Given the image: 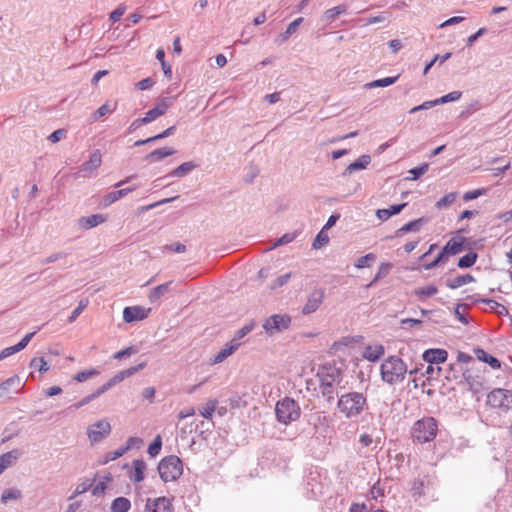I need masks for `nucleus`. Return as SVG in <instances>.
Segmentation results:
<instances>
[{
    "mask_svg": "<svg viewBox=\"0 0 512 512\" xmlns=\"http://www.w3.org/2000/svg\"><path fill=\"white\" fill-rule=\"evenodd\" d=\"M317 377L319 378L322 396L328 402L333 401L335 395L334 387L342 381L341 369L332 365H324L318 369Z\"/></svg>",
    "mask_w": 512,
    "mask_h": 512,
    "instance_id": "f257e3e1",
    "label": "nucleus"
},
{
    "mask_svg": "<svg viewBox=\"0 0 512 512\" xmlns=\"http://www.w3.org/2000/svg\"><path fill=\"white\" fill-rule=\"evenodd\" d=\"M407 372L406 363L398 356H389L380 367L382 380L390 385L402 382Z\"/></svg>",
    "mask_w": 512,
    "mask_h": 512,
    "instance_id": "f03ea898",
    "label": "nucleus"
},
{
    "mask_svg": "<svg viewBox=\"0 0 512 512\" xmlns=\"http://www.w3.org/2000/svg\"><path fill=\"white\" fill-rule=\"evenodd\" d=\"M366 397L360 392H349L340 396L337 407L347 418L359 416L366 405Z\"/></svg>",
    "mask_w": 512,
    "mask_h": 512,
    "instance_id": "7ed1b4c3",
    "label": "nucleus"
},
{
    "mask_svg": "<svg viewBox=\"0 0 512 512\" xmlns=\"http://www.w3.org/2000/svg\"><path fill=\"white\" fill-rule=\"evenodd\" d=\"M275 414L280 423L287 425L300 418L301 409L294 399L285 397L276 403Z\"/></svg>",
    "mask_w": 512,
    "mask_h": 512,
    "instance_id": "20e7f679",
    "label": "nucleus"
},
{
    "mask_svg": "<svg viewBox=\"0 0 512 512\" xmlns=\"http://www.w3.org/2000/svg\"><path fill=\"white\" fill-rule=\"evenodd\" d=\"M158 472L164 482L176 481L183 473L182 460L176 455L166 456L160 461Z\"/></svg>",
    "mask_w": 512,
    "mask_h": 512,
    "instance_id": "39448f33",
    "label": "nucleus"
},
{
    "mask_svg": "<svg viewBox=\"0 0 512 512\" xmlns=\"http://www.w3.org/2000/svg\"><path fill=\"white\" fill-rule=\"evenodd\" d=\"M437 434V421L433 417H426L416 421L412 427V437L418 443L432 441Z\"/></svg>",
    "mask_w": 512,
    "mask_h": 512,
    "instance_id": "423d86ee",
    "label": "nucleus"
},
{
    "mask_svg": "<svg viewBox=\"0 0 512 512\" xmlns=\"http://www.w3.org/2000/svg\"><path fill=\"white\" fill-rule=\"evenodd\" d=\"M487 404L493 408H498L503 411L512 409V391L503 388L493 389L487 395Z\"/></svg>",
    "mask_w": 512,
    "mask_h": 512,
    "instance_id": "0eeeda50",
    "label": "nucleus"
},
{
    "mask_svg": "<svg viewBox=\"0 0 512 512\" xmlns=\"http://www.w3.org/2000/svg\"><path fill=\"white\" fill-rule=\"evenodd\" d=\"M291 323V317L287 314H274L267 318L263 324V329L270 335L275 332L286 330Z\"/></svg>",
    "mask_w": 512,
    "mask_h": 512,
    "instance_id": "6e6552de",
    "label": "nucleus"
},
{
    "mask_svg": "<svg viewBox=\"0 0 512 512\" xmlns=\"http://www.w3.org/2000/svg\"><path fill=\"white\" fill-rule=\"evenodd\" d=\"M146 363L142 362L136 366L130 367L128 369L119 371L115 376H113L111 379H109L106 383H104L102 386L98 388V391L102 394H104L106 391L111 389L114 385L117 383H120L125 378L132 376L136 372L142 370L145 367Z\"/></svg>",
    "mask_w": 512,
    "mask_h": 512,
    "instance_id": "1a4fd4ad",
    "label": "nucleus"
},
{
    "mask_svg": "<svg viewBox=\"0 0 512 512\" xmlns=\"http://www.w3.org/2000/svg\"><path fill=\"white\" fill-rule=\"evenodd\" d=\"M111 432V425L106 419L96 421L87 430L88 438L91 442L97 443L107 437Z\"/></svg>",
    "mask_w": 512,
    "mask_h": 512,
    "instance_id": "9d476101",
    "label": "nucleus"
},
{
    "mask_svg": "<svg viewBox=\"0 0 512 512\" xmlns=\"http://www.w3.org/2000/svg\"><path fill=\"white\" fill-rule=\"evenodd\" d=\"M447 381H455L457 384H467L469 386V389L478 392L481 388V381L478 379V377H475L472 375V372L470 369H465V371L462 372V375H456L453 374L446 376Z\"/></svg>",
    "mask_w": 512,
    "mask_h": 512,
    "instance_id": "9b49d317",
    "label": "nucleus"
},
{
    "mask_svg": "<svg viewBox=\"0 0 512 512\" xmlns=\"http://www.w3.org/2000/svg\"><path fill=\"white\" fill-rule=\"evenodd\" d=\"M102 164V155L100 150H95L91 153L89 160L84 162L78 171L80 177H90Z\"/></svg>",
    "mask_w": 512,
    "mask_h": 512,
    "instance_id": "f8f14e48",
    "label": "nucleus"
},
{
    "mask_svg": "<svg viewBox=\"0 0 512 512\" xmlns=\"http://www.w3.org/2000/svg\"><path fill=\"white\" fill-rule=\"evenodd\" d=\"M145 512H174L171 501L162 496L155 499L148 498L145 504Z\"/></svg>",
    "mask_w": 512,
    "mask_h": 512,
    "instance_id": "ddd939ff",
    "label": "nucleus"
},
{
    "mask_svg": "<svg viewBox=\"0 0 512 512\" xmlns=\"http://www.w3.org/2000/svg\"><path fill=\"white\" fill-rule=\"evenodd\" d=\"M325 296L324 289H315L308 296L306 304L302 308V314L309 315L314 313L322 304Z\"/></svg>",
    "mask_w": 512,
    "mask_h": 512,
    "instance_id": "4468645a",
    "label": "nucleus"
},
{
    "mask_svg": "<svg viewBox=\"0 0 512 512\" xmlns=\"http://www.w3.org/2000/svg\"><path fill=\"white\" fill-rule=\"evenodd\" d=\"M172 103L171 98H163L160 102L156 104V106L152 109H150L144 116L145 121L148 123H151L158 117L164 115L167 110L169 109L170 105Z\"/></svg>",
    "mask_w": 512,
    "mask_h": 512,
    "instance_id": "2eb2a0df",
    "label": "nucleus"
},
{
    "mask_svg": "<svg viewBox=\"0 0 512 512\" xmlns=\"http://www.w3.org/2000/svg\"><path fill=\"white\" fill-rule=\"evenodd\" d=\"M150 309L141 306L125 307L123 310V319L127 323L143 320L148 316Z\"/></svg>",
    "mask_w": 512,
    "mask_h": 512,
    "instance_id": "dca6fc26",
    "label": "nucleus"
},
{
    "mask_svg": "<svg viewBox=\"0 0 512 512\" xmlns=\"http://www.w3.org/2000/svg\"><path fill=\"white\" fill-rule=\"evenodd\" d=\"M23 455L21 449H13L0 455V475L9 467H12Z\"/></svg>",
    "mask_w": 512,
    "mask_h": 512,
    "instance_id": "f3484780",
    "label": "nucleus"
},
{
    "mask_svg": "<svg viewBox=\"0 0 512 512\" xmlns=\"http://www.w3.org/2000/svg\"><path fill=\"white\" fill-rule=\"evenodd\" d=\"M423 360L428 364H441L448 358V352L444 349H428L422 355Z\"/></svg>",
    "mask_w": 512,
    "mask_h": 512,
    "instance_id": "a211bd4d",
    "label": "nucleus"
},
{
    "mask_svg": "<svg viewBox=\"0 0 512 512\" xmlns=\"http://www.w3.org/2000/svg\"><path fill=\"white\" fill-rule=\"evenodd\" d=\"M136 188H137L136 185H132L130 187H126V188L119 189L117 191L110 192L103 197L101 204L103 207H108L112 203L116 202L117 200L125 197L126 195H128L129 193L134 191Z\"/></svg>",
    "mask_w": 512,
    "mask_h": 512,
    "instance_id": "6ab92c4d",
    "label": "nucleus"
},
{
    "mask_svg": "<svg viewBox=\"0 0 512 512\" xmlns=\"http://www.w3.org/2000/svg\"><path fill=\"white\" fill-rule=\"evenodd\" d=\"M106 219H107V217L102 214H93V215L86 216V217H80L78 219V226L81 229L87 230V229L94 228V227L98 226L99 224H102L103 222L106 221Z\"/></svg>",
    "mask_w": 512,
    "mask_h": 512,
    "instance_id": "aec40b11",
    "label": "nucleus"
},
{
    "mask_svg": "<svg viewBox=\"0 0 512 512\" xmlns=\"http://www.w3.org/2000/svg\"><path fill=\"white\" fill-rule=\"evenodd\" d=\"M370 162L371 156L368 154H364L360 156L357 160L349 164L342 175L346 176L347 174H350L352 172L363 170L370 164Z\"/></svg>",
    "mask_w": 512,
    "mask_h": 512,
    "instance_id": "412c9836",
    "label": "nucleus"
},
{
    "mask_svg": "<svg viewBox=\"0 0 512 512\" xmlns=\"http://www.w3.org/2000/svg\"><path fill=\"white\" fill-rule=\"evenodd\" d=\"M384 353V347L378 344L373 346L369 345L365 347L362 355L364 359L371 362H376L384 355Z\"/></svg>",
    "mask_w": 512,
    "mask_h": 512,
    "instance_id": "4be33fe9",
    "label": "nucleus"
},
{
    "mask_svg": "<svg viewBox=\"0 0 512 512\" xmlns=\"http://www.w3.org/2000/svg\"><path fill=\"white\" fill-rule=\"evenodd\" d=\"M406 205H407V203H401V204L391 205L389 208L378 209L376 211V216L381 221H386L390 217L399 214L406 207Z\"/></svg>",
    "mask_w": 512,
    "mask_h": 512,
    "instance_id": "5701e85b",
    "label": "nucleus"
},
{
    "mask_svg": "<svg viewBox=\"0 0 512 512\" xmlns=\"http://www.w3.org/2000/svg\"><path fill=\"white\" fill-rule=\"evenodd\" d=\"M474 353L479 361L487 363L491 368H501V362L496 357L485 352L482 348H475Z\"/></svg>",
    "mask_w": 512,
    "mask_h": 512,
    "instance_id": "b1692460",
    "label": "nucleus"
},
{
    "mask_svg": "<svg viewBox=\"0 0 512 512\" xmlns=\"http://www.w3.org/2000/svg\"><path fill=\"white\" fill-rule=\"evenodd\" d=\"M426 222H427V219H425L423 217L415 219L413 221H410V222L406 223L404 226H402L401 228H399L395 232V236L401 237L405 233L418 231L421 228V226L424 225Z\"/></svg>",
    "mask_w": 512,
    "mask_h": 512,
    "instance_id": "393cba45",
    "label": "nucleus"
},
{
    "mask_svg": "<svg viewBox=\"0 0 512 512\" xmlns=\"http://www.w3.org/2000/svg\"><path fill=\"white\" fill-rule=\"evenodd\" d=\"M465 238H452L444 245V252L451 256L456 255L464 250Z\"/></svg>",
    "mask_w": 512,
    "mask_h": 512,
    "instance_id": "a878e982",
    "label": "nucleus"
},
{
    "mask_svg": "<svg viewBox=\"0 0 512 512\" xmlns=\"http://www.w3.org/2000/svg\"><path fill=\"white\" fill-rule=\"evenodd\" d=\"M146 470V463L142 459H136L133 461V473L130 475V479L136 483L144 480Z\"/></svg>",
    "mask_w": 512,
    "mask_h": 512,
    "instance_id": "bb28decb",
    "label": "nucleus"
},
{
    "mask_svg": "<svg viewBox=\"0 0 512 512\" xmlns=\"http://www.w3.org/2000/svg\"><path fill=\"white\" fill-rule=\"evenodd\" d=\"M175 152L176 151L172 147H163L152 151L146 155L145 159L150 162H157L164 159L165 157L175 154Z\"/></svg>",
    "mask_w": 512,
    "mask_h": 512,
    "instance_id": "cd10ccee",
    "label": "nucleus"
},
{
    "mask_svg": "<svg viewBox=\"0 0 512 512\" xmlns=\"http://www.w3.org/2000/svg\"><path fill=\"white\" fill-rule=\"evenodd\" d=\"M347 10H348V5L347 4H340V5L335 6L333 8L327 9L323 13V15H322V20L325 21V22H331L336 17L346 13Z\"/></svg>",
    "mask_w": 512,
    "mask_h": 512,
    "instance_id": "c85d7f7f",
    "label": "nucleus"
},
{
    "mask_svg": "<svg viewBox=\"0 0 512 512\" xmlns=\"http://www.w3.org/2000/svg\"><path fill=\"white\" fill-rule=\"evenodd\" d=\"M475 282V278L471 274H465L461 276H457L452 279L446 280V286L450 289H457L463 285L468 283Z\"/></svg>",
    "mask_w": 512,
    "mask_h": 512,
    "instance_id": "c756f323",
    "label": "nucleus"
},
{
    "mask_svg": "<svg viewBox=\"0 0 512 512\" xmlns=\"http://www.w3.org/2000/svg\"><path fill=\"white\" fill-rule=\"evenodd\" d=\"M238 347H239V343H232L230 345H226L225 348H223L220 352H218L214 356V358L211 360V364L215 365V364H219V363L223 362L227 357L232 355L234 353V351L237 350Z\"/></svg>",
    "mask_w": 512,
    "mask_h": 512,
    "instance_id": "7c9ffc66",
    "label": "nucleus"
},
{
    "mask_svg": "<svg viewBox=\"0 0 512 512\" xmlns=\"http://www.w3.org/2000/svg\"><path fill=\"white\" fill-rule=\"evenodd\" d=\"M196 167H197V165L194 162H192V161L184 162L181 165H179L177 168L172 170L167 176L168 177H179V178H181V177H184L187 174H189Z\"/></svg>",
    "mask_w": 512,
    "mask_h": 512,
    "instance_id": "2f4dec72",
    "label": "nucleus"
},
{
    "mask_svg": "<svg viewBox=\"0 0 512 512\" xmlns=\"http://www.w3.org/2000/svg\"><path fill=\"white\" fill-rule=\"evenodd\" d=\"M131 508V502L126 497H117L111 503L112 512H128Z\"/></svg>",
    "mask_w": 512,
    "mask_h": 512,
    "instance_id": "473e14b6",
    "label": "nucleus"
},
{
    "mask_svg": "<svg viewBox=\"0 0 512 512\" xmlns=\"http://www.w3.org/2000/svg\"><path fill=\"white\" fill-rule=\"evenodd\" d=\"M172 282H166L153 288L149 293L151 303L157 302L162 296L169 292V286Z\"/></svg>",
    "mask_w": 512,
    "mask_h": 512,
    "instance_id": "72a5a7b5",
    "label": "nucleus"
},
{
    "mask_svg": "<svg viewBox=\"0 0 512 512\" xmlns=\"http://www.w3.org/2000/svg\"><path fill=\"white\" fill-rule=\"evenodd\" d=\"M22 498V492L18 488L5 489L1 495V502L7 504L9 501H17Z\"/></svg>",
    "mask_w": 512,
    "mask_h": 512,
    "instance_id": "f704fd0d",
    "label": "nucleus"
},
{
    "mask_svg": "<svg viewBox=\"0 0 512 512\" xmlns=\"http://www.w3.org/2000/svg\"><path fill=\"white\" fill-rule=\"evenodd\" d=\"M478 258V254L474 251L468 252L466 255L459 258L457 266L461 269L472 267Z\"/></svg>",
    "mask_w": 512,
    "mask_h": 512,
    "instance_id": "c9c22d12",
    "label": "nucleus"
},
{
    "mask_svg": "<svg viewBox=\"0 0 512 512\" xmlns=\"http://www.w3.org/2000/svg\"><path fill=\"white\" fill-rule=\"evenodd\" d=\"M399 78L398 76L394 77H385L382 79H377L372 82H369L365 85V88L372 89V88H378V87H388L390 85H393Z\"/></svg>",
    "mask_w": 512,
    "mask_h": 512,
    "instance_id": "e433bc0d",
    "label": "nucleus"
},
{
    "mask_svg": "<svg viewBox=\"0 0 512 512\" xmlns=\"http://www.w3.org/2000/svg\"><path fill=\"white\" fill-rule=\"evenodd\" d=\"M19 384L20 378L18 375H13L12 377L0 383V397H4L5 395H7L12 386H17Z\"/></svg>",
    "mask_w": 512,
    "mask_h": 512,
    "instance_id": "4c0bfd02",
    "label": "nucleus"
},
{
    "mask_svg": "<svg viewBox=\"0 0 512 512\" xmlns=\"http://www.w3.org/2000/svg\"><path fill=\"white\" fill-rule=\"evenodd\" d=\"M392 268V264L391 263H381L380 266H379V269H378V272L376 273L375 277L372 279V281L367 284L366 288H371L373 287L377 281H379L380 279L386 277L390 271V269Z\"/></svg>",
    "mask_w": 512,
    "mask_h": 512,
    "instance_id": "58836bf2",
    "label": "nucleus"
},
{
    "mask_svg": "<svg viewBox=\"0 0 512 512\" xmlns=\"http://www.w3.org/2000/svg\"><path fill=\"white\" fill-rule=\"evenodd\" d=\"M218 401L216 399H210L206 404L199 409V413L206 419H211L212 415L217 407Z\"/></svg>",
    "mask_w": 512,
    "mask_h": 512,
    "instance_id": "ea45409f",
    "label": "nucleus"
},
{
    "mask_svg": "<svg viewBox=\"0 0 512 512\" xmlns=\"http://www.w3.org/2000/svg\"><path fill=\"white\" fill-rule=\"evenodd\" d=\"M99 374H100V372L96 368H92L89 370H83V371L78 372L76 375H74L73 380L81 383V382H84V381H86L92 377H95Z\"/></svg>",
    "mask_w": 512,
    "mask_h": 512,
    "instance_id": "a19ab883",
    "label": "nucleus"
},
{
    "mask_svg": "<svg viewBox=\"0 0 512 512\" xmlns=\"http://www.w3.org/2000/svg\"><path fill=\"white\" fill-rule=\"evenodd\" d=\"M456 198H457V193L456 192H450V193L446 194L445 196H443L442 198H440L435 203V207L437 209H442V208H445L447 206H450L451 204H453L455 202Z\"/></svg>",
    "mask_w": 512,
    "mask_h": 512,
    "instance_id": "79ce46f5",
    "label": "nucleus"
},
{
    "mask_svg": "<svg viewBox=\"0 0 512 512\" xmlns=\"http://www.w3.org/2000/svg\"><path fill=\"white\" fill-rule=\"evenodd\" d=\"M112 477L110 474H107L103 477L102 480H100L92 489V494L94 496H101L104 494L106 488H107V482L111 481Z\"/></svg>",
    "mask_w": 512,
    "mask_h": 512,
    "instance_id": "37998d69",
    "label": "nucleus"
},
{
    "mask_svg": "<svg viewBox=\"0 0 512 512\" xmlns=\"http://www.w3.org/2000/svg\"><path fill=\"white\" fill-rule=\"evenodd\" d=\"M30 367L37 369L41 374L49 370V366L43 357H34L30 361Z\"/></svg>",
    "mask_w": 512,
    "mask_h": 512,
    "instance_id": "c03bdc74",
    "label": "nucleus"
},
{
    "mask_svg": "<svg viewBox=\"0 0 512 512\" xmlns=\"http://www.w3.org/2000/svg\"><path fill=\"white\" fill-rule=\"evenodd\" d=\"M451 55H452V53H450V52H447L444 55H439V54L435 55L434 58L425 65L423 74L426 75L428 73V71L432 68V66L434 64H437V61H439L440 64H442L445 61H447L451 57Z\"/></svg>",
    "mask_w": 512,
    "mask_h": 512,
    "instance_id": "a18cd8bd",
    "label": "nucleus"
},
{
    "mask_svg": "<svg viewBox=\"0 0 512 512\" xmlns=\"http://www.w3.org/2000/svg\"><path fill=\"white\" fill-rule=\"evenodd\" d=\"M162 448V439L160 435H157L148 447V454L151 457L157 456Z\"/></svg>",
    "mask_w": 512,
    "mask_h": 512,
    "instance_id": "49530a36",
    "label": "nucleus"
},
{
    "mask_svg": "<svg viewBox=\"0 0 512 512\" xmlns=\"http://www.w3.org/2000/svg\"><path fill=\"white\" fill-rule=\"evenodd\" d=\"M462 93L460 91H452L438 99H436V105L445 104L448 102L457 101L461 98Z\"/></svg>",
    "mask_w": 512,
    "mask_h": 512,
    "instance_id": "de8ad7c7",
    "label": "nucleus"
},
{
    "mask_svg": "<svg viewBox=\"0 0 512 512\" xmlns=\"http://www.w3.org/2000/svg\"><path fill=\"white\" fill-rule=\"evenodd\" d=\"M438 292V289L436 286L434 285H429V286H426V287H422V288H418L414 291V294L416 296H418L419 298H422V297H430V296H433L434 294H436Z\"/></svg>",
    "mask_w": 512,
    "mask_h": 512,
    "instance_id": "09e8293b",
    "label": "nucleus"
},
{
    "mask_svg": "<svg viewBox=\"0 0 512 512\" xmlns=\"http://www.w3.org/2000/svg\"><path fill=\"white\" fill-rule=\"evenodd\" d=\"M255 326L254 321H251L250 323L245 324L241 329H239L232 340V342L237 343L238 340L245 337L248 333H250Z\"/></svg>",
    "mask_w": 512,
    "mask_h": 512,
    "instance_id": "8fccbe9b",
    "label": "nucleus"
},
{
    "mask_svg": "<svg viewBox=\"0 0 512 512\" xmlns=\"http://www.w3.org/2000/svg\"><path fill=\"white\" fill-rule=\"evenodd\" d=\"M376 260V255L374 253H368L357 259L355 262V267L357 269H362L369 266V262H373Z\"/></svg>",
    "mask_w": 512,
    "mask_h": 512,
    "instance_id": "3c124183",
    "label": "nucleus"
},
{
    "mask_svg": "<svg viewBox=\"0 0 512 512\" xmlns=\"http://www.w3.org/2000/svg\"><path fill=\"white\" fill-rule=\"evenodd\" d=\"M429 169V164L424 163L420 166L414 167L409 170V173L412 174V180L419 179L422 175H424Z\"/></svg>",
    "mask_w": 512,
    "mask_h": 512,
    "instance_id": "603ef678",
    "label": "nucleus"
},
{
    "mask_svg": "<svg viewBox=\"0 0 512 512\" xmlns=\"http://www.w3.org/2000/svg\"><path fill=\"white\" fill-rule=\"evenodd\" d=\"M86 306L87 301H80L79 305L72 311L71 315L68 317V322L73 323L82 313V311L86 308Z\"/></svg>",
    "mask_w": 512,
    "mask_h": 512,
    "instance_id": "864d4df0",
    "label": "nucleus"
},
{
    "mask_svg": "<svg viewBox=\"0 0 512 512\" xmlns=\"http://www.w3.org/2000/svg\"><path fill=\"white\" fill-rule=\"evenodd\" d=\"M442 372L441 367H434L433 364H428L423 375H426L428 379L437 378Z\"/></svg>",
    "mask_w": 512,
    "mask_h": 512,
    "instance_id": "5fc2aeb1",
    "label": "nucleus"
},
{
    "mask_svg": "<svg viewBox=\"0 0 512 512\" xmlns=\"http://www.w3.org/2000/svg\"><path fill=\"white\" fill-rule=\"evenodd\" d=\"M467 308L468 306L466 304H458L455 308V315L457 319L463 324H468V318L463 313V311H465Z\"/></svg>",
    "mask_w": 512,
    "mask_h": 512,
    "instance_id": "6e6d98bb",
    "label": "nucleus"
},
{
    "mask_svg": "<svg viewBox=\"0 0 512 512\" xmlns=\"http://www.w3.org/2000/svg\"><path fill=\"white\" fill-rule=\"evenodd\" d=\"M111 112V109H110V106L108 103H105L103 104L102 106H100L92 115V119L93 121H96L98 120L99 118L107 115L108 113Z\"/></svg>",
    "mask_w": 512,
    "mask_h": 512,
    "instance_id": "4d7b16f0",
    "label": "nucleus"
},
{
    "mask_svg": "<svg viewBox=\"0 0 512 512\" xmlns=\"http://www.w3.org/2000/svg\"><path fill=\"white\" fill-rule=\"evenodd\" d=\"M142 439L139 438V437H129L127 442H126V445L125 446H122L125 453L128 451V450H131L133 448H139L140 445L142 444Z\"/></svg>",
    "mask_w": 512,
    "mask_h": 512,
    "instance_id": "13d9d810",
    "label": "nucleus"
},
{
    "mask_svg": "<svg viewBox=\"0 0 512 512\" xmlns=\"http://www.w3.org/2000/svg\"><path fill=\"white\" fill-rule=\"evenodd\" d=\"M124 454H125V451H124L123 447H119L115 451L108 452L105 455L104 463L106 464L110 461H114V460L118 459L119 457L123 456Z\"/></svg>",
    "mask_w": 512,
    "mask_h": 512,
    "instance_id": "bf43d9fd",
    "label": "nucleus"
},
{
    "mask_svg": "<svg viewBox=\"0 0 512 512\" xmlns=\"http://www.w3.org/2000/svg\"><path fill=\"white\" fill-rule=\"evenodd\" d=\"M329 237L324 234L323 232H320L317 234L316 238L313 241L312 247L314 249H319L324 244L328 243Z\"/></svg>",
    "mask_w": 512,
    "mask_h": 512,
    "instance_id": "052dcab7",
    "label": "nucleus"
},
{
    "mask_svg": "<svg viewBox=\"0 0 512 512\" xmlns=\"http://www.w3.org/2000/svg\"><path fill=\"white\" fill-rule=\"evenodd\" d=\"M295 237H296L295 233H286L275 241L274 247L288 244V243L292 242L295 239Z\"/></svg>",
    "mask_w": 512,
    "mask_h": 512,
    "instance_id": "680f3d73",
    "label": "nucleus"
},
{
    "mask_svg": "<svg viewBox=\"0 0 512 512\" xmlns=\"http://www.w3.org/2000/svg\"><path fill=\"white\" fill-rule=\"evenodd\" d=\"M91 484L87 482H83L77 485L74 493L69 497L70 500L74 499L78 495H81L85 492H87L91 488Z\"/></svg>",
    "mask_w": 512,
    "mask_h": 512,
    "instance_id": "e2e57ef3",
    "label": "nucleus"
},
{
    "mask_svg": "<svg viewBox=\"0 0 512 512\" xmlns=\"http://www.w3.org/2000/svg\"><path fill=\"white\" fill-rule=\"evenodd\" d=\"M67 253L66 252H57V253H54L48 257H46L45 259H43L41 261L42 264H51V263H54L58 260H61L65 257H67Z\"/></svg>",
    "mask_w": 512,
    "mask_h": 512,
    "instance_id": "0e129e2a",
    "label": "nucleus"
},
{
    "mask_svg": "<svg viewBox=\"0 0 512 512\" xmlns=\"http://www.w3.org/2000/svg\"><path fill=\"white\" fill-rule=\"evenodd\" d=\"M290 278H291V273H286L284 275L279 276L278 278H276L274 280L271 288L276 289V288H280V287L284 286L289 281Z\"/></svg>",
    "mask_w": 512,
    "mask_h": 512,
    "instance_id": "69168bd1",
    "label": "nucleus"
},
{
    "mask_svg": "<svg viewBox=\"0 0 512 512\" xmlns=\"http://www.w3.org/2000/svg\"><path fill=\"white\" fill-rule=\"evenodd\" d=\"M436 106V101L435 100H431V101H425L423 102L421 105H418V106H415L413 107L409 113L410 114H414L418 111H421V110H427V109H430L432 107Z\"/></svg>",
    "mask_w": 512,
    "mask_h": 512,
    "instance_id": "338daca9",
    "label": "nucleus"
},
{
    "mask_svg": "<svg viewBox=\"0 0 512 512\" xmlns=\"http://www.w3.org/2000/svg\"><path fill=\"white\" fill-rule=\"evenodd\" d=\"M126 11V7L124 5H119L114 11L110 13V20L112 22H117L123 16Z\"/></svg>",
    "mask_w": 512,
    "mask_h": 512,
    "instance_id": "774afa93",
    "label": "nucleus"
}]
</instances>
